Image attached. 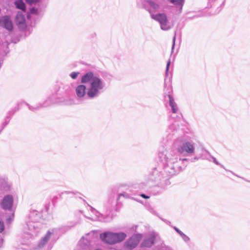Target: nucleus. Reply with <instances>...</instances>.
I'll return each instance as SVG.
<instances>
[{
  "instance_id": "nucleus-1",
  "label": "nucleus",
  "mask_w": 250,
  "mask_h": 250,
  "mask_svg": "<svg viewBox=\"0 0 250 250\" xmlns=\"http://www.w3.org/2000/svg\"><path fill=\"white\" fill-rule=\"evenodd\" d=\"M103 88V84L102 81L98 77H95L90 83V88L87 92V95L93 98L96 96L100 90Z\"/></svg>"
},
{
  "instance_id": "nucleus-2",
  "label": "nucleus",
  "mask_w": 250,
  "mask_h": 250,
  "mask_svg": "<svg viewBox=\"0 0 250 250\" xmlns=\"http://www.w3.org/2000/svg\"><path fill=\"white\" fill-rule=\"evenodd\" d=\"M151 18L156 21H158L161 25L162 30H167L169 29L170 27L167 24V20L166 14H158L156 15H152Z\"/></svg>"
},
{
  "instance_id": "nucleus-3",
  "label": "nucleus",
  "mask_w": 250,
  "mask_h": 250,
  "mask_svg": "<svg viewBox=\"0 0 250 250\" xmlns=\"http://www.w3.org/2000/svg\"><path fill=\"white\" fill-rule=\"evenodd\" d=\"M141 236L140 235H135L128 240L125 244V247L128 250H131L134 248L139 243Z\"/></svg>"
},
{
  "instance_id": "nucleus-4",
  "label": "nucleus",
  "mask_w": 250,
  "mask_h": 250,
  "mask_svg": "<svg viewBox=\"0 0 250 250\" xmlns=\"http://www.w3.org/2000/svg\"><path fill=\"white\" fill-rule=\"evenodd\" d=\"M185 151L189 154L193 153L194 151L193 146L188 142H186L178 148V152L180 153H183Z\"/></svg>"
},
{
  "instance_id": "nucleus-5",
  "label": "nucleus",
  "mask_w": 250,
  "mask_h": 250,
  "mask_svg": "<svg viewBox=\"0 0 250 250\" xmlns=\"http://www.w3.org/2000/svg\"><path fill=\"white\" fill-rule=\"evenodd\" d=\"M0 26L4 27L9 31H11L13 28L12 21L7 16H4L0 18Z\"/></svg>"
},
{
  "instance_id": "nucleus-6",
  "label": "nucleus",
  "mask_w": 250,
  "mask_h": 250,
  "mask_svg": "<svg viewBox=\"0 0 250 250\" xmlns=\"http://www.w3.org/2000/svg\"><path fill=\"white\" fill-rule=\"evenodd\" d=\"M15 21L16 24L20 29L23 30L26 28V24L25 19L23 14L21 13H18Z\"/></svg>"
},
{
  "instance_id": "nucleus-7",
  "label": "nucleus",
  "mask_w": 250,
  "mask_h": 250,
  "mask_svg": "<svg viewBox=\"0 0 250 250\" xmlns=\"http://www.w3.org/2000/svg\"><path fill=\"white\" fill-rule=\"evenodd\" d=\"M100 238L103 241L110 244H115L113 233L107 232L100 235Z\"/></svg>"
},
{
  "instance_id": "nucleus-8",
  "label": "nucleus",
  "mask_w": 250,
  "mask_h": 250,
  "mask_svg": "<svg viewBox=\"0 0 250 250\" xmlns=\"http://www.w3.org/2000/svg\"><path fill=\"white\" fill-rule=\"evenodd\" d=\"M13 205V198L11 196H6L3 199L2 202V207L3 208L10 209L11 208Z\"/></svg>"
},
{
  "instance_id": "nucleus-9",
  "label": "nucleus",
  "mask_w": 250,
  "mask_h": 250,
  "mask_svg": "<svg viewBox=\"0 0 250 250\" xmlns=\"http://www.w3.org/2000/svg\"><path fill=\"white\" fill-rule=\"evenodd\" d=\"M95 77H96L94 76V75L92 72H89L82 77V83H86L89 82H91L92 81H93V79Z\"/></svg>"
},
{
  "instance_id": "nucleus-10",
  "label": "nucleus",
  "mask_w": 250,
  "mask_h": 250,
  "mask_svg": "<svg viewBox=\"0 0 250 250\" xmlns=\"http://www.w3.org/2000/svg\"><path fill=\"white\" fill-rule=\"evenodd\" d=\"M155 241V237L154 235H151L144 240L143 245L145 247H150L154 243Z\"/></svg>"
},
{
  "instance_id": "nucleus-11",
  "label": "nucleus",
  "mask_w": 250,
  "mask_h": 250,
  "mask_svg": "<svg viewBox=\"0 0 250 250\" xmlns=\"http://www.w3.org/2000/svg\"><path fill=\"white\" fill-rule=\"evenodd\" d=\"M86 87L84 85H80L76 89L77 95L79 97H83L85 94Z\"/></svg>"
},
{
  "instance_id": "nucleus-12",
  "label": "nucleus",
  "mask_w": 250,
  "mask_h": 250,
  "mask_svg": "<svg viewBox=\"0 0 250 250\" xmlns=\"http://www.w3.org/2000/svg\"><path fill=\"white\" fill-rule=\"evenodd\" d=\"M114 238L115 240V243H119L123 241L126 237V235L124 233H114Z\"/></svg>"
},
{
  "instance_id": "nucleus-13",
  "label": "nucleus",
  "mask_w": 250,
  "mask_h": 250,
  "mask_svg": "<svg viewBox=\"0 0 250 250\" xmlns=\"http://www.w3.org/2000/svg\"><path fill=\"white\" fill-rule=\"evenodd\" d=\"M15 4L17 8L21 9L23 11H25V4L22 0H17L15 2Z\"/></svg>"
},
{
  "instance_id": "nucleus-14",
  "label": "nucleus",
  "mask_w": 250,
  "mask_h": 250,
  "mask_svg": "<svg viewBox=\"0 0 250 250\" xmlns=\"http://www.w3.org/2000/svg\"><path fill=\"white\" fill-rule=\"evenodd\" d=\"M168 98L169 99V104H170V106L171 107L172 112L173 113H175L177 111V110L176 108V104L174 102L172 97L170 95H168Z\"/></svg>"
},
{
  "instance_id": "nucleus-15",
  "label": "nucleus",
  "mask_w": 250,
  "mask_h": 250,
  "mask_svg": "<svg viewBox=\"0 0 250 250\" xmlns=\"http://www.w3.org/2000/svg\"><path fill=\"white\" fill-rule=\"evenodd\" d=\"M26 2L30 5L36 4L41 1V0H25Z\"/></svg>"
},
{
  "instance_id": "nucleus-16",
  "label": "nucleus",
  "mask_w": 250,
  "mask_h": 250,
  "mask_svg": "<svg viewBox=\"0 0 250 250\" xmlns=\"http://www.w3.org/2000/svg\"><path fill=\"white\" fill-rule=\"evenodd\" d=\"M183 0H170V2L174 4H181Z\"/></svg>"
},
{
  "instance_id": "nucleus-17",
  "label": "nucleus",
  "mask_w": 250,
  "mask_h": 250,
  "mask_svg": "<svg viewBox=\"0 0 250 250\" xmlns=\"http://www.w3.org/2000/svg\"><path fill=\"white\" fill-rule=\"evenodd\" d=\"M78 73H76V72H72L71 75H70V76L73 79H76L77 76H78Z\"/></svg>"
},
{
  "instance_id": "nucleus-18",
  "label": "nucleus",
  "mask_w": 250,
  "mask_h": 250,
  "mask_svg": "<svg viewBox=\"0 0 250 250\" xmlns=\"http://www.w3.org/2000/svg\"><path fill=\"white\" fill-rule=\"evenodd\" d=\"M4 228V227L3 222L0 220V232L3 230Z\"/></svg>"
},
{
  "instance_id": "nucleus-19",
  "label": "nucleus",
  "mask_w": 250,
  "mask_h": 250,
  "mask_svg": "<svg viewBox=\"0 0 250 250\" xmlns=\"http://www.w3.org/2000/svg\"><path fill=\"white\" fill-rule=\"evenodd\" d=\"M38 10L36 8H32L30 9L31 14H37Z\"/></svg>"
},
{
  "instance_id": "nucleus-20",
  "label": "nucleus",
  "mask_w": 250,
  "mask_h": 250,
  "mask_svg": "<svg viewBox=\"0 0 250 250\" xmlns=\"http://www.w3.org/2000/svg\"><path fill=\"white\" fill-rule=\"evenodd\" d=\"M170 64V61L169 60L167 64L166 72H167L168 71L169 67Z\"/></svg>"
},
{
  "instance_id": "nucleus-21",
  "label": "nucleus",
  "mask_w": 250,
  "mask_h": 250,
  "mask_svg": "<svg viewBox=\"0 0 250 250\" xmlns=\"http://www.w3.org/2000/svg\"><path fill=\"white\" fill-rule=\"evenodd\" d=\"M14 214L13 213V214H12V218L9 217V218H8V219H7V222H8V223H10L11 222V221H12L13 218V217H14Z\"/></svg>"
},
{
  "instance_id": "nucleus-22",
  "label": "nucleus",
  "mask_w": 250,
  "mask_h": 250,
  "mask_svg": "<svg viewBox=\"0 0 250 250\" xmlns=\"http://www.w3.org/2000/svg\"><path fill=\"white\" fill-rule=\"evenodd\" d=\"M140 196H141L142 197H143L145 199H149V196H147V195H145V194H140Z\"/></svg>"
},
{
  "instance_id": "nucleus-23",
  "label": "nucleus",
  "mask_w": 250,
  "mask_h": 250,
  "mask_svg": "<svg viewBox=\"0 0 250 250\" xmlns=\"http://www.w3.org/2000/svg\"><path fill=\"white\" fill-rule=\"evenodd\" d=\"M151 6L154 8H158V5L157 4H156L155 3H152L151 4Z\"/></svg>"
},
{
  "instance_id": "nucleus-24",
  "label": "nucleus",
  "mask_w": 250,
  "mask_h": 250,
  "mask_svg": "<svg viewBox=\"0 0 250 250\" xmlns=\"http://www.w3.org/2000/svg\"><path fill=\"white\" fill-rule=\"evenodd\" d=\"M176 231H177L178 232L180 233V232H179V230H178V229H176Z\"/></svg>"
}]
</instances>
